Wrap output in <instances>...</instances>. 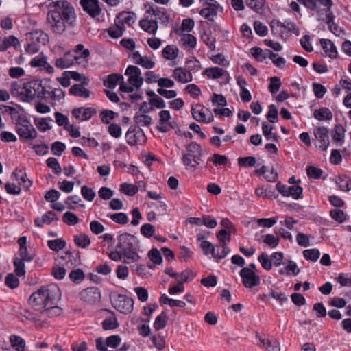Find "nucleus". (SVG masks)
<instances>
[{
	"mask_svg": "<svg viewBox=\"0 0 351 351\" xmlns=\"http://www.w3.org/2000/svg\"><path fill=\"white\" fill-rule=\"evenodd\" d=\"M0 111L3 115L10 116L12 122L14 125V130L22 142L37 137L38 132L20 105L15 104L14 106H10L1 104Z\"/></svg>",
	"mask_w": 351,
	"mask_h": 351,
	"instance_id": "obj_1",
	"label": "nucleus"
},
{
	"mask_svg": "<svg viewBox=\"0 0 351 351\" xmlns=\"http://www.w3.org/2000/svg\"><path fill=\"white\" fill-rule=\"evenodd\" d=\"M61 298V291L56 285L43 286L29 297V304L35 307L45 308L56 304Z\"/></svg>",
	"mask_w": 351,
	"mask_h": 351,
	"instance_id": "obj_2",
	"label": "nucleus"
},
{
	"mask_svg": "<svg viewBox=\"0 0 351 351\" xmlns=\"http://www.w3.org/2000/svg\"><path fill=\"white\" fill-rule=\"evenodd\" d=\"M138 247V241L135 236L129 233L121 234L119 236L117 248L120 249L123 254L124 263H134L139 258L137 252Z\"/></svg>",
	"mask_w": 351,
	"mask_h": 351,
	"instance_id": "obj_3",
	"label": "nucleus"
},
{
	"mask_svg": "<svg viewBox=\"0 0 351 351\" xmlns=\"http://www.w3.org/2000/svg\"><path fill=\"white\" fill-rule=\"evenodd\" d=\"M50 8H54L47 15V20L51 19L53 22H60V21H71L75 19L76 14L74 8L66 0H59L53 1L49 4Z\"/></svg>",
	"mask_w": 351,
	"mask_h": 351,
	"instance_id": "obj_4",
	"label": "nucleus"
},
{
	"mask_svg": "<svg viewBox=\"0 0 351 351\" xmlns=\"http://www.w3.org/2000/svg\"><path fill=\"white\" fill-rule=\"evenodd\" d=\"M47 90L40 80H33L24 83L19 96L23 101L29 102L35 97L43 99L46 96Z\"/></svg>",
	"mask_w": 351,
	"mask_h": 351,
	"instance_id": "obj_5",
	"label": "nucleus"
},
{
	"mask_svg": "<svg viewBox=\"0 0 351 351\" xmlns=\"http://www.w3.org/2000/svg\"><path fill=\"white\" fill-rule=\"evenodd\" d=\"M200 247L204 255L211 254L214 258L217 260L224 258L230 252V249L226 243L214 245L210 241H204L200 243Z\"/></svg>",
	"mask_w": 351,
	"mask_h": 351,
	"instance_id": "obj_6",
	"label": "nucleus"
},
{
	"mask_svg": "<svg viewBox=\"0 0 351 351\" xmlns=\"http://www.w3.org/2000/svg\"><path fill=\"white\" fill-rule=\"evenodd\" d=\"M125 141L130 146L142 145L146 141L143 130L136 125H131L125 133Z\"/></svg>",
	"mask_w": 351,
	"mask_h": 351,
	"instance_id": "obj_7",
	"label": "nucleus"
},
{
	"mask_svg": "<svg viewBox=\"0 0 351 351\" xmlns=\"http://www.w3.org/2000/svg\"><path fill=\"white\" fill-rule=\"evenodd\" d=\"M274 34L281 38H287L294 34H300L299 28L295 27L294 23H269Z\"/></svg>",
	"mask_w": 351,
	"mask_h": 351,
	"instance_id": "obj_8",
	"label": "nucleus"
},
{
	"mask_svg": "<svg viewBox=\"0 0 351 351\" xmlns=\"http://www.w3.org/2000/svg\"><path fill=\"white\" fill-rule=\"evenodd\" d=\"M112 306L123 314H128L133 310L134 300L125 295H117L111 300Z\"/></svg>",
	"mask_w": 351,
	"mask_h": 351,
	"instance_id": "obj_9",
	"label": "nucleus"
},
{
	"mask_svg": "<svg viewBox=\"0 0 351 351\" xmlns=\"http://www.w3.org/2000/svg\"><path fill=\"white\" fill-rule=\"evenodd\" d=\"M239 275L243 286L246 288H252L260 285L261 279L256 272L248 267H243Z\"/></svg>",
	"mask_w": 351,
	"mask_h": 351,
	"instance_id": "obj_10",
	"label": "nucleus"
},
{
	"mask_svg": "<svg viewBox=\"0 0 351 351\" xmlns=\"http://www.w3.org/2000/svg\"><path fill=\"white\" fill-rule=\"evenodd\" d=\"M329 132L326 127L319 126L314 130L315 147L320 150L326 151L330 145Z\"/></svg>",
	"mask_w": 351,
	"mask_h": 351,
	"instance_id": "obj_11",
	"label": "nucleus"
},
{
	"mask_svg": "<svg viewBox=\"0 0 351 351\" xmlns=\"http://www.w3.org/2000/svg\"><path fill=\"white\" fill-rule=\"evenodd\" d=\"M278 191L286 197H291L293 199H299L303 197V189L298 185L288 186L278 182L276 185Z\"/></svg>",
	"mask_w": 351,
	"mask_h": 351,
	"instance_id": "obj_12",
	"label": "nucleus"
},
{
	"mask_svg": "<svg viewBox=\"0 0 351 351\" xmlns=\"http://www.w3.org/2000/svg\"><path fill=\"white\" fill-rule=\"evenodd\" d=\"M79 297L82 301L88 304H94L100 300L101 293L97 287H90L82 290Z\"/></svg>",
	"mask_w": 351,
	"mask_h": 351,
	"instance_id": "obj_13",
	"label": "nucleus"
},
{
	"mask_svg": "<svg viewBox=\"0 0 351 351\" xmlns=\"http://www.w3.org/2000/svg\"><path fill=\"white\" fill-rule=\"evenodd\" d=\"M97 113L96 108L93 107H77L71 110L72 116L79 121H89Z\"/></svg>",
	"mask_w": 351,
	"mask_h": 351,
	"instance_id": "obj_14",
	"label": "nucleus"
},
{
	"mask_svg": "<svg viewBox=\"0 0 351 351\" xmlns=\"http://www.w3.org/2000/svg\"><path fill=\"white\" fill-rule=\"evenodd\" d=\"M12 176L18 182L19 186L21 187V190L25 191H29L32 186L33 182L27 178L25 169L16 168L12 173Z\"/></svg>",
	"mask_w": 351,
	"mask_h": 351,
	"instance_id": "obj_15",
	"label": "nucleus"
},
{
	"mask_svg": "<svg viewBox=\"0 0 351 351\" xmlns=\"http://www.w3.org/2000/svg\"><path fill=\"white\" fill-rule=\"evenodd\" d=\"M316 1H318L321 5L326 7L318 11L317 19L322 22H334V16L331 11V6L332 5V0H316Z\"/></svg>",
	"mask_w": 351,
	"mask_h": 351,
	"instance_id": "obj_16",
	"label": "nucleus"
},
{
	"mask_svg": "<svg viewBox=\"0 0 351 351\" xmlns=\"http://www.w3.org/2000/svg\"><path fill=\"white\" fill-rule=\"evenodd\" d=\"M204 5L207 6L199 11V14L208 21H213L214 17L217 14V12L219 10L222 12L223 10L222 7L217 1L206 2Z\"/></svg>",
	"mask_w": 351,
	"mask_h": 351,
	"instance_id": "obj_17",
	"label": "nucleus"
},
{
	"mask_svg": "<svg viewBox=\"0 0 351 351\" xmlns=\"http://www.w3.org/2000/svg\"><path fill=\"white\" fill-rule=\"evenodd\" d=\"M80 4L83 10L93 18L99 16L101 12L98 0H80Z\"/></svg>",
	"mask_w": 351,
	"mask_h": 351,
	"instance_id": "obj_18",
	"label": "nucleus"
},
{
	"mask_svg": "<svg viewBox=\"0 0 351 351\" xmlns=\"http://www.w3.org/2000/svg\"><path fill=\"white\" fill-rule=\"evenodd\" d=\"M89 81L87 78H84L82 84H75L71 86L69 88V94L75 97L87 99L90 95V91L84 86V84L87 85Z\"/></svg>",
	"mask_w": 351,
	"mask_h": 351,
	"instance_id": "obj_19",
	"label": "nucleus"
},
{
	"mask_svg": "<svg viewBox=\"0 0 351 351\" xmlns=\"http://www.w3.org/2000/svg\"><path fill=\"white\" fill-rule=\"evenodd\" d=\"M78 57L73 55V52L69 51L64 53L62 58H57L55 62L56 67L63 69L71 67Z\"/></svg>",
	"mask_w": 351,
	"mask_h": 351,
	"instance_id": "obj_20",
	"label": "nucleus"
},
{
	"mask_svg": "<svg viewBox=\"0 0 351 351\" xmlns=\"http://www.w3.org/2000/svg\"><path fill=\"white\" fill-rule=\"evenodd\" d=\"M27 41L34 42L40 47L49 42L48 35L43 31L36 30L27 34Z\"/></svg>",
	"mask_w": 351,
	"mask_h": 351,
	"instance_id": "obj_21",
	"label": "nucleus"
},
{
	"mask_svg": "<svg viewBox=\"0 0 351 351\" xmlns=\"http://www.w3.org/2000/svg\"><path fill=\"white\" fill-rule=\"evenodd\" d=\"M191 112L193 118L198 122H204L208 123L213 119V117H209L208 119H206L204 110V106L199 104L192 105Z\"/></svg>",
	"mask_w": 351,
	"mask_h": 351,
	"instance_id": "obj_22",
	"label": "nucleus"
},
{
	"mask_svg": "<svg viewBox=\"0 0 351 351\" xmlns=\"http://www.w3.org/2000/svg\"><path fill=\"white\" fill-rule=\"evenodd\" d=\"M172 77L182 84H186L193 80L191 71L183 67L176 68L173 71Z\"/></svg>",
	"mask_w": 351,
	"mask_h": 351,
	"instance_id": "obj_23",
	"label": "nucleus"
},
{
	"mask_svg": "<svg viewBox=\"0 0 351 351\" xmlns=\"http://www.w3.org/2000/svg\"><path fill=\"white\" fill-rule=\"evenodd\" d=\"M320 43L323 50L329 58L335 59L337 57V47L330 40L323 38L320 40Z\"/></svg>",
	"mask_w": 351,
	"mask_h": 351,
	"instance_id": "obj_24",
	"label": "nucleus"
},
{
	"mask_svg": "<svg viewBox=\"0 0 351 351\" xmlns=\"http://www.w3.org/2000/svg\"><path fill=\"white\" fill-rule=\"evenodd\" d=\"M346 130L341 124L335 125L334 130L332 131L331 136L333 142L337 145H341L344 143Z\"/></svg>",
	"mask_w": 351,
	"mask_h": 351,
	"instance_id": "obj_25",
	"label": "nucleus"
},
{
	"mask_svg": "<svg viewBox=\"0 0 351 351\" xmlns=\"http://www.w3.org/2000/svg\"><path fill=\"white\" fill-rule=\"evenodd\" d=\"M66 257L68 261L66 262V265L69 267H75L81 264V257L80 252L79 250H75L73 251L68 250L65 253Z\"/></svg>",
	"mask_w": 351,
	"mask_h": 351,
	"instance_id": "obj_26",
	"label": "nucleus"
},
{
	"mask_svg": "<svg viewBox=\"0 0 351 351\" xmlns=\"http://www.w3.org/2000/svg\"><path fill=\"white\" fill-rule=\"evenodd\" d=\"M123 80V77L117 73H112L104 80V85L110 89H114L119 83Z\"/></svg>",
	"mask_w": 351,
	"mask_h": 351,
	"instance_id": "obj_27",
	"label": "nucleus"
},
{
	"mask_svg": "<svg viewBox=\"0 0 351 351\" xmlns=\"http://www.w3.org/2000/svg\"><path fill=\"white\" fill-rule=\"evenodd\" d=\"M226 73L227 71L223 69L214 66L205 69L203 73L210 79L216 80L221 77Z\"/></svg>",
	"mask_w": 351,
	"mask_h": 351,
	"instance_id": "obj_28",
	"label": "nucleus"
},
{
	"mask_svg": "<svg viewBox=\"0 0 351 351\" xmlns=\"http://www.w3.org/2000/svg\"><path fill=\"white\" fill-rule=\"evenodd\" d=\"M19 45L20 43L16 37L14 36H10L4 38L3 40L0 42V51H4L10 47L16 48Z\"/></svg>",
	"mask_w": 351,
	"mask_h": 351,
	"instance_id": "obj_29",
	"label": "nucleus"
},
{
	"mask_svg": "<svg viewBox=\"0 0 351 351\" xmlns=\"http://www.w3.org/2000/svg\"><path fill=\"white\" fill-rule=\"evenodd\" d=\"M260 346L265 348L266 351H280V344L276 340L271 341L268 339L259 338Z\"/></svg>",
	"mask_w": 351,
	"mask_h": 351,
	"instance_id": "obj_30",
	"label": "nucleus"
},
{
	"mask_svg": "<svg viewBox=\"0 0 351 351\" xmlns=\"http://www.w3.org/2000/svg\"><path fill=\"white\" fill-rule=\"evenodd\" d=\"M336 184L342 191L351 190V178L346 175H340L336 180Z\"/></svg>",
	"mask_w": 351,
	"mask_h": 351,
	"instance_id": "obj_31",
	"label": "nucleus"
},
{
	"mask_svg": "<svg viewBox=\"0 0 351 351\" xmlns=\"http://www.w3.org/2000/svg\"><path fill=\"white\" fill-rule=\"evenodd\" d=\"M10 341L12 347L16 351H23L25 347V341L21 337L12 335L10 337Z\"/></svg>",
	"mask_w": 351,
	"mask_h": 351,
	"instance_id": "obj_32",
	"label": "nucleus"
},
{
	"mask_svg": "<svg viewBox=\"0 0 351 351\" xmlns=\"http://www.w3.org/2000/svg\"><path fill=\"white\" fill-rule=\"evenodd\" d=\"M314 117L319 121L331 120L332 119V113L331 110L326 107L320 108L314 112Z\"/></svg>",
	"mask_w": 351,
	"mask_h": 351,
	"instance_id": "obj_33",
	"label": "nucleus"
},
{
	"mask_svg": "<svg viewBox=\"0 0 351 351\" xmlns=\"http://www.w3.org/2000/svg\"><path fill=\"white\" fill-rule=\"evenodd\" d=\"M73 242L81 248H87L91 243L90 237L84 233L74 236Z\"/></svg>",
	"mask_w": 351,
	"mask_h": 351,
	"instance_id": "obj_34",
	"label": "nucleus"
},
{
	"mask_svg": "<svg viewBox=\"0 0 351 351\" xmlns=\"http://www.w3.org/2000/svg\"><path fill=\"white\" fill-rule=\"evenodd\" d=\"M125 23H114L108 29V33L109 36L113 38H118L121 36L124 31Z\"/></svg>",
	"mask_w": 351,
	"mask_h": 351,
	"instance_id": "obj_35",
	"label": "nucleus"
},
{
	"mask_svg": "<svg viewBox=\"0 0 351 351\" xmlns=\"http://www.w3.org/2000/svg\"><path fill=\"white\" fill-rule=\"evenodd\" d=\"M134 121L137 126L142 127H148L152 123V117L149 115L145 114H138L136 113L134 118Z\"/></svg>",
	"mask_w": 351,
	"mask_h": 351,
	"instance_id": "obj_36",
	"label": "nucleus"
},
{
	"mask_svg": "<svg viewBox=\"0 0 351 351\" xmlns=\"http://www.w3.org/2000/svg\"><path fill=\"white\" fill-rule=\"evenodd\" d=\"M62 308L56 304L48 306L43 308V315L48 317H54L60 315L62 313Z\"/></svg>",
	"mask_w": 351,
	"mask_h": 351,
	"instance_id": "obj_37",
	"label": "nucleus"
},
{
	"mask_svg": "<svg viewBox=\"0 0 351 351\" xmlns=\"http://www.w3.org/2000/svg\"><path fill=\"white\" fill-rule=\"evenodd\" d=\"M117 113L113 110L105 109L99 113L101 122L104 124H110L111 121L115 119Z\"/></svg>",
	"mask_w": 351,
	"mask_h": 351,
	"instance_id": "obj_38",
	"label": "nucleus"
},
{
	"mask_svg": "<svg viewBox=\"0 0 351 351\" xmlns=\"http://www.w3.org/2000/svg\"><path fill=\"white\" fill-rule=\"evenodd\" d=\"M56 122L58 126H63L65 130H70L73 128V125L69 123V118L62 113L56 112L54 114Z\"/></svg>",
	"mask_w": 351,
	"mask_h": 351,
	"instance_id": "obj_39",
	"label": "nucleus"
},
{
	"mask_svg": "<svg viewBox=\"0 0 351 351\" xmlns=\"http://www.w3.org/2000/svg\"><path fill=\"white\" fill-rule=\"evenodd\" d=\"M168 320V317L165 311L161 312L155 319L154 328L158 331L165 328Z\"/></svg>",
	"mask_w": 351,
	"mask_h": 351,
	"instance_id": "obj_40",
	"label": "nucleus"
},
{
	"mask_svg": "<svg viewBox=\"0 0 351 351\" xmlns=\"http://www.w3.org/2000/svg\"><path fill=\"white\" fill-rule=\"evenodd\" d=\"M66 243L65 240L62 238L49 240L47 241V246L50 250L54 252H59L66 247Z\"/></svg>",
	"mask_w": 351,
	"mask_h": 351,
	"instance_id": "obj_41",
	"label": "nucleus"
},
{
	"mask_svg": "<svg viewBox=\"0 0 351 351\" xmlns=\"http://www.w3.org/2000/svg\"><path fill=\"white\" fill-rule=\"evenodd\" d=\"M258 242L262 241L263 243L267 245L271 248H276L280 243L278 237H275L271 234H267L262 237V240L257 239Z\"/></svg>",
	"mask_w": 351,
	"mask_h": 351,
	"instance_id": "obj_42",
	"label": "nucleus"
},
{
	"mask_svg": "<svg viewBox=\"0 0 351 351\" xmlns=\"http://www.w3.org/2000/svg\"><path fill=\"white\" fill-rule=\"evenodd\" d=\"M181 40L183 46L186 48L194 49L197 45L196 38L190 34L181 35Z\"/></svg>",
	"mask_w": 351,
	"mask_h": 351,
	"instance_id": "obj_43",
	"label": "nucleus"
},
{
	"mask_svg": "<svg viewBox=\"0 0 351 351\" xmlns=\"http://www.w3.org/2000/svg\"><path fill=\"white\" fill-rule=\"evenodd\" d=\"M178 55V49L173 45H167L162 50V56L169 60H175Z\"/></svg>",
	"mask_w": 351,
	"mask_h": 351,
	"instance_id": "obj_44",
	"label": "nucleus"
},
{
	"mask_svg": "<svg viewBox=\"0 0 351 351\" xmlns=\"http://www.w3.org/2000/svg\"><path fill=\"white\" fill-rule=\"evenodd\" d=\"M24 261L20 259L19 257L14 258L13 264L14 267V272L19 277L24 276L25 275V267Z\"/></svg>",
	"mask_w": 351,
	"mask_h": 351,
	"instance_id": "obj_45",
	"label": "nucleus"
},
{
	"mask_svg": "<svg viewBox=\"0 0 351 351\" xmlns=\"http://www.w3.org/2000/svg\"><path fill=\"white\" fill-rule=\"evenodd\" d=\"M120 191L125 195L134 196L138 193V189L135 184L124 182L120 185Z\"/></svg>",
	"mask_w": 351,
	"mask_h": 351,
	"instance_id": "obj_46",
	"label": "nucleus"
},
{
	"mask_svg": "<svg viewBox=\"0 0 351 351\" xmlns=\"http://www.w3.org/2000/svg\"><path fill=\"white\" fill-rule=\"evenodd\" d=\"M180 23H175L173 26V31L175 34L178 36H181L185 34L184 32H191L194 27L195 23H181L180 26H178Z\"/></svg>",
	"mask_w": 351,
	"mask_h": 351,
	"instance_id": "obj_47",
	"label": "nucleus"
},
{
	"mask_svg": "<svg viewBox=\"0 0 351 351\" xmlns=\"http://www.w3.org/2000/svg\"><path fill=\"white\" fill-rule=\"evenodd\" d=\"M69 277L72 282L78 284L84 280L85 274L82 269L77 268L73 269L70 272Z\"/></svg>",
	"mask_w": 351,
	"mask_h": 351,
	"instance_id": "obj_48",
	"label": "nucleus"
},
{
	"mask_svg": "<svg viewBox=\"0 0 351 351\" xmlns=\"http://www.w3.org/2000/svg\"><path fill=\"white\" fill-rule=\"evenodd\" d=\"M107 217H109L114 222L121 225L126 224L129 221L128 215L124 213L109 214L107 215Z\"/></svg>",
	"mask_w": 351,
	"mask_h": 351,
	"instance_id": "obj_49",
	"label": "nucleus"
},
{
	"mask_svg": "<svg viewBox=\"0 0 351 351\" xmlns=\"http://www.w3.org/2000/svg\"><path fill=\"white\" fill-rule=\"evenodd\" d=\"M303 256L306 260L315 262L320 256V252L317 248L308 249L303 251Z\"/></svg>",
	"mask_w": 351,
	"mask_h": 351,
	"instance_id": "obj_50",
	"label": "nucleus"
},
{
	"mask_svg": "<svg viewBox=\"0 0 351 351\" xmlns=\"http://www.w3.org/2000/svg\"><path fill=\"white\" fill-rule=\"evenodd\" d=\"M102 328L105 330H114L119 326L117 317H110L106 318L101 323Z\"/></svg>",
	"mask_w": 351,
	"mask_h": 351,
	"instance_id": "obj_51",
	"label": "nucleus"
},
{
	"mask_svg": "<svg viewBox=\"0 0 351 351\" xmlns=\"http://www.w3.org/2000/svg\"><path fill=\"white\" fill-rule=\"evenodd\" d=\"M47 120L51 121V119L50 117L47 118H36L34 119V123L37 128L42 132H45L49 129L51 128V127L49 125V123L47 122Z\"/></svg>",
	"mask_w": 351,
	"mask_h": 351,
	"instance_id": "obj_52",
	"label": "nucleus"
},
{
	"mask_svg": "<svg viewBox=\"0 0 351 351\" xmlns=\"http://www.w3.org/2000/svg\"><path fill=\"white\" fill-rule=\"evenodd\" d=\"M107 346L108 348L118 349L121 343V338L119 335H112L106 339Z\"/></svg>",
	"mask_w": 351,
	"mask_h": 351,
	"instance_id": "obj_53",
	"label": "nucleus"
},
{
	"mask_svg": "<svg viewBox=\"0 0 351 351\" xmlns=\"http://www.w3.org/2000/svg\"><path fill=\"white\" fill-rule=\"evenodd\" d=\"M335 280L339 283L341 287H351V277L347 273H339Z\"/></svg>",
	"mask_w": 351,
	"mask_h": 351,
	"instance_id": "obj_54",
	"label": "nucleus"
},
{
	"mask_svg": "<svg viewBox=\"0 0 351 351\" xmlns=\"http://www.w3.org/2000/svg\"><path fill=\"white\" fill-rule=\"evenodd\" d=\"M62 221L69 226H74L78 223L79 218L73 213L67 211L63 215Z\"/></svg>",
	"mask_w": 351,
	"mask_h": 351,
	"instance_id": "obj_55",
	"label": "nucleus"
},
{
	"mask_svg": "<svg viewBox=\"0 0 351 351\" xmlns=\"http://www.w3.org/2000/svg\"><path fill=\"white\" fill-rule=\"evenodd\" d=\"M278 109L274 104H271L269 106V110L266 115L267 119L272 123H275L278 121Z\"/></svg>",
	"mask_w": 351,
	"mask_h": 351,
	"instance_id": "obj_56",
	"label": "nucleus"
},
{
	"mask_svg": "<svg viewBox=\"0 0 351 351\" xmlns=\"http://www.w3.org/2000/svg\"><path fill=\"white\" fill-rule=\"evenodd\" d=\"M187 154H191L192 156L196 154L202 155V147L199 144L196 142H191L186 146Z\"/></svg>",
	"mask_w": 351,
	"mask_h": 351,
	"instance_id": "obj_57",
	"label": "nucleus"
},
{
	"mask_svg": "<svg viewBox=\"0 0 351 351\" xmlns=\"http://www.w3.org/2000/svg\"><path fill=\"white\" fill-rule=\"evenodd\" d=\"M5 284L8 287L14 289L19 286V280L15 275L10 273L5 278Z\"/></svg>",
	"mask_w": 351,
	"mask_h": 351,
	"instance_id": "obj_58",
	"label": "nucleus"
},
{
	"mask_svg": "<svg viewBox=\"0 0 351 351\" xmlns=\"http://www.w3.org/2000/svg\"><path fill=\"white\" fill-rule=\"evenodd\" d=\"M258 261L261 263L262 267L267 270L269 271L272 268V263L271 259L269 258V256L265 253H262L258 257Z\"/></svg>",
	"mask_w": 351,
	"mask_h": 351,
	"instance_id": "obj_59",
	"label": "nucleus"
},
{
	"mask_svg": "<svg viewBox=\"0 0 351 351\" xmlns=\"http://www.w3.org/2000/svg\"><path fill=\"white\" fill-rule=\"evenodd\" d=\"M81 194L83 198L88 202H92L96 195L95 192L92 188L85 185L81 188Z\"/></svg>",
	"mask_w": 351,
	"mask_h": 351,
	"instance_id": "obj_60",
	"label": "nucleus"
},
{
	"mask_svg": "<svg viewBox=\"0 0 351 351\" xmlns=\"http://www.w3.org/2000/svg\"><path fill=\"white\" fill-rule=\"evenodd\" d=\"M266 49L263 50L258 47H254L251 49L252 55L258 62H263L266 59Z\"/></svg>",
	"mask_w": 351,
	"mask_h": 351,
	"instance_id": "obj_61",
	"label": "nucleus"
},
{
	"mask_svg": "<svg viewBox=\"0 0 351 351\" xmlns=\"http://www.w3.org/2000/svg\"><path fill=\"white\" fill-rule=\"evenodd\" d=\"M281 85L282 84L279 77H272L270 78V84L268 90L271 94L276 93L280 90Z\"/></svg>",
	"mask_w": 351,
	"mask_h": 351,
	"instance_id": "obj_62",
	"label": "nucleus"
},
{
	"mask_svg": "<svg viewBox=\"0 0 351 351\" xmlns=\"http://www.w3.org/2000/svg\"><path fill=\"white\" fill-rule=\"evenodd\" d=\"M141 233L145 238H150L154 235L155 228L151 223H145L141 227Z\"/></svg>",
	"mask_w": 351,
	"mask_h": 351,
	"instance_id": "obj_63",
	"label": "nucleus"
},
{
	"mask_svg": "<svg viewBox=\"0 0 351 351\" xmlns=\"http://www.w3.org/2000/svg\"><path fill=\"white\" fill-rule=\"evenodd\" d=\"M312 87L314 95L317 99L323 98L327 91L326 87L319 83H313Z\"/></svg>",
	"mask_w": 351,
	"mask_h": 351,
	"instance_id": "obj_64",
	"label": "nucleus"
}]
</instances>
